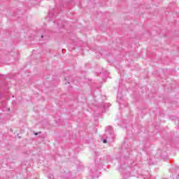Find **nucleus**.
Listing matches in <instances>:
<instances>
[{
  "mask_svg": "<svg viewBox=\"0 0 179 179\" xmlns=\"http://www.w3.org/2000/svg\"><path fill=\"white\" fill-rule=\"evenodd\" d=\"M106 134H109V135H111L112 138H114V130L113 129V127L111 126H108L106 127Z\"/></svg>",
  "mask_w": 179,
  "mask_h": 179,
  "instance_id": "1",
  "label": "nucleus"
},
{
  "mask_svg": "<svg viewBox=\"0 0 179 179\" xmlns=\"http://www.w3.org/2000/svg\"><path fill=\"white\" fill-rule=\"evenodd\" d=\"M96 174H97V171H96V170L93 171V169H91V174L88 177V179L96 178H97Z\"/></svg>",
  "mask_w": 179,
  "mask_h": 179,
  "instance_id": "2",
  "label": "nucleus"
},
{
  "mask_svg": "<svg viewBox=\"0 0 179 179\" xmlns=\"http://www.w3.org/2000/svg\"><path fill=\"white\" fill-rule=\"evenodd\" d=\"M55 10H53V11L50 10L49 11V19H54V17H57V14L55 13Z\"/></svg>",
  "mask_w": 179,
  "mask_h": 179,
  "instance_id": "3",
  "label": "nucleus"
},
{
  "mask_svg": "<svg viewBox=\"0 0 179 179\" xmlns=\"http://www.w3.org/2000/svg\"><path fill=\"white\" fill-rule=\"evenodd\" d=\"M57 26L58 27H65V24L64 23V22H62V20H58Z\"/></svg>",
  "mask_w": 179,
  "mask_h": 179,
  "instance_id": "4",
  "label": "nucleus"
},
{
  "mask_svg": "<svg viewBox=\"0 0 179 179\" xmlns=\"http://www.w3.org/2000/svg\"><path fill=\"white\" fill-rule=\"evenodd\" d=\"M111 105L110 103H104L103 107V108H108V107H110Z\"/></svg>",
  "mask_w": 179,
  "mask_h": 179,
  "instance_id": "5",
  "label": "nucleus"
},
{
  "mask_svg": "<svg viewBox=\"0 0 179 179\" xmlns=\"http://www.w3.org/2000/svg\"><path fill=\"white\" fill-rule=\"evenodd\" d=\"M161 157L164 159V160H166V159H167V155H162Z\"/></svg>",
  "mask_w": 179,
  "mask_h": 179,
  "instance_id": "6",
  "label": "nucleus"
},
{
  "mask_svg": "<svg viewBox=\"0 0 179 179\" xmlns=\"http://www.w3.org/2000/svg\"><path fill=\"white\" fill-rule=\"evenodd\" d=\"M48 178H49V179L54 178V176L52 175V174H50V175L48 176Z\"/></svg>",
  "mask_w": 179,
  "mask_h": 179,
  "instance_id": "7",
  "label": "nucleus"
},
{
  "mask_svg": "<svg viewBox=\"0 0 179 179\" xmlns=\"http://www.w3.org/2000/svg\"><path fill=\"white\" fill-rule=\"evenodd\" d=\"M103 143H107V139H103Z\"/></svg>",
  "mask_w": 179,
  "mask_h": 179,
  "instance_id": "8",
  "label": "nucleus"
},
{
  "mask_svg": "<svg viewBox=\"0 0 179 179\" xmlns=\"http://www.w3.org/2000/svg\"><path fill=\"white\" fill-rule=\"evenodd\" d=\"M100 164H103V159H100Z\"/></svg>",
  "mask_w": 179,
  "mask_h": 179,
  "instance_id": "9",
  "label": "nucleus"
},
{
  "mask_svg": "<svg viewBox=\"0 0 179 179\" xmlns=\"http://www.w3.org/2000/svg\"><path fill=\"white\" fill-rule=\"evenodd\" d=\"M34 135L37 136V135H38V133H34Z\"/></svg>",
  "mask_w": 179,
  "mask_h": 179,
  "instance_id": "10",
  "label": "nucleus"
},
{
  "mask_svg": "<svg viewBox=\"0 0 179 179\" xmlns=\"http://www.w3.org/2000/svg\"><path fill=\"white\" fill-rule=\"evenodd\" d=\"M44 38V36H43V35H42V36H41V38Z\"/></svg>",
  "mask_w": 179,
  "mask_h": 179,
  "instance_id": "11",
  "label": "nucleus"
},
{
  "mask_svg": "<svg viewBox=\"0 0 179 179\" xmlns=\"http://www.w3.org/2000/svg\"><path fill=\"white\" fill-rule=\"evenodd\" d=\"M65 80H68V78H65Z\"/></svg>",
  "mask_w": 179,
  "mask_h": 179,
  "instance_id": "12",
  "label": "nucleus"
},
{
  "mask_svg": "<svg viewBox=\"0 0 179 179\" xmlns=\"http://www.w3.org/2000/svg\"><path fill=\"white\" fill-rule=\"evenodd\" d=\"M67 83H69V81H67Z\"/></svg>",
  "mask_w": 179,
  "mask_h": 179,
  "instance_id": "13",
  "label": "nucleus"
},
{
  "mask_svg": "<svg viewBox=\"0 0 179 179\" xmlns=\"http://www.w3.org/2000/svg\"><path fill=\"white\" fill-rule=\"evenodd\" d=\"M53 23H55V21H54Z\"/></svg>",
  "mask_w": 179,
  "mask_h": 179,
  "instance_id": "14",
  "label": "nucleus"
},
{
  "mask_svg": "<svg viewBox=\"0 0 179 179\" xmlns=\"http://www.w3.org/2000/svg\"><path fill=\"white\" fill-rule=\"evenodd\" d=\"M65 85H66V82H65Z\"/></svg>",
  "mask_w": 179,
  "mask_h": 179,
  "instance_id": "15",
  "label": "nucleus"
}]
</instances>
